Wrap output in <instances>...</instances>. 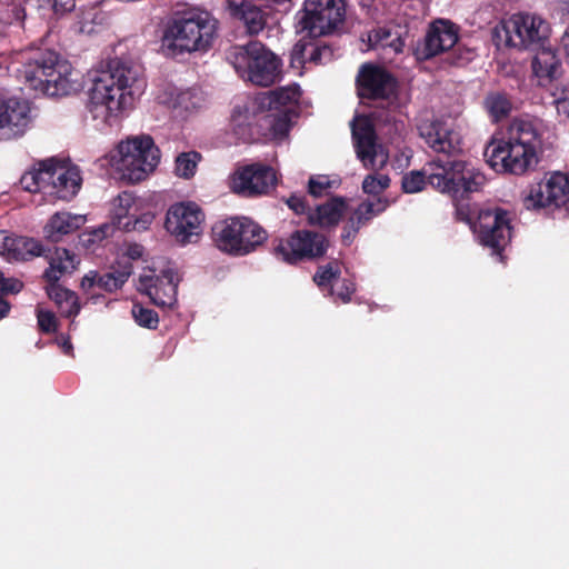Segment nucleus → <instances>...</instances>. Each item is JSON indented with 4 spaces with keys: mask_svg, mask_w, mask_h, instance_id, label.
I'll list each match as a JSON object with an SVG mask.
<instances>
[{
    "mask_svg": "<svg viewBox=\"0 0 569 569\" xmlns=\"http://www.w3.org/2000/svg\"><path fill=\"white\" fill-rule=\"evenodd\" d=\"M273 2L276 3H280V4H283V3H287V2H291V0H272Z\"/></svg>",
    "mask_w": 569,
    "mask_h": 569,
    "instance_id": "052dcab7",
    "label": "nucleus"
},
{
    "mask_svg": "<svg viewBox=\"0 0 569 569\" xmlns=\"http://www.w3.org/2000/svg\"><path fill=\"white\" fill-rule=\"evenodd\" d=\"M335 181L327 176H316L310 178L308 183L309 193L315 198L322 197L332 188Z\"/></svg>",
    "mask_w": 569,
    "mask_h": 569,
    "instance_id": "c03bdc74",
    "label": "nucleus"
},
{
    "mask_svg": "<svg viewBox=\"0 0 569 569\" xmlns=\"http://www.w3.org/2000/svg\"><path fill=\"white\" fill-rule=\"evenodd\" d=\"M459 29L449 20H436L432 22L421 42L415 49L418 60H428L441 54L458 42Z\"/></svg>",
    "mask_w": 569,
    "mask_h": 569,
    "instance_id": "6ab92c4d",
    "label": "nucleus"
},
{
    "mask_svg": "<svg viewBox=\"0 0 569 569\" xmlns=\"http://www.w3.org/2000/svg\"><path fill=\"white\" fill-rule=\"evenodd\" d=\"M420 137L435 152L457 154L462 140L452 123L442 120H423L418 124Z\"/></svg>",
    "mask_w": 569,
    "mask_h": 569,
    "instance_id": "4be33fe9",
    "label": "nucleus"
},
{
    "mask_svg": "<svg viewBox=\"0 0 569 569\" xmlns=\"http://www.w3.org/2000/svg\"><path fill=\"white\" fill-rule=\"evenodd\" d=\"M552 101L558 114L569 118V86L556 87L551 92Z\"/></svg>",
    "mask_w": 569,
    "mask_h": 569,
    "instance_id": "79ce46f5",
    "label": "nucleus"
},
{
    "mask_svg": "<svg viewBox=\"0 0 569 569\" xmlns=\"http://www.w3.org/2000/svg\"><path fill=\"white\" fill-rule=\"evenodd\" d=\"M217 247L227 253L244 256L266 239V231L249 218H230L216 223L212 229Z\"/></svg>",
    "mask_w": 569,
    "mask_h": 569,
    "instance_id": "9d476101",
    "label": "nucleus"
},
{
    "mask_svg": "<svg viewBox=\"0 0 569 569\" xmlns=\"http://www.w3.org/2000/svg\"><path fill=\"white\" fill-rule=\"evenodd\" d=\"M178 282L177 273L172 269H164L159 274L149 269L140 276L138 289L156 306L172 308L177 302Z\"/></svg>",
    "mask_w": 569,
    "mask_h": 569,
    "instance_id": "a211bd4d",
    "label": "nucleus"
},
{
    "mask_svg": "<svg viewBox=\"0 0 569 569\" xmlns=\"http://www.w3.org/2000/svg\"><path fill=\"white\" fill-rule=\"evenodd\" d=\"M226 58L241 79L256 86L269 87L280 78L281 60L259 41L231 47Z\"/></svg>",
    "mask_w": 569,
    "mask_h": 569,
    "instance_id": "0eeeda50",
    "label": "nucleus"
},
{
    "mask_svg": "<svg viewBox=\"0 0 569 569\" xmlns=\"http://www.w3.org/2000/svg\"><path fill=\"white\" fill-rule=\"evenodd\" d=\"M346 203L341 199H332L326 203L319 204L309 212V221L321 227L337 224L343 214Z\"/></svg>",
    "mask_w": 569,
    "mask_h": 569,
    "instance_id": "7c9ffc66",
    "label": "nucleus"
},
{
    "mask_svg": "<svg viewBox=\"0 0 569 569\" xmlns=\"http://www.w3.org/2000/svg\"><path fill=\"white\" fill-rule=\"evenodd\" d=\"M358 93L361 98L389 102L396 94L397 81L383 68L367 63L357 76Z\"/></svg>",
    "mask_w": 569,
    "mask_h": 569,
    "instance_id": "aec40b11",
    "label": "nucleus"
},
{
    "mask_svg": "<svg viewBox=\"0 0 569 569\" xmlns=\"http://www.w3.org/2000/svg\"><path fill=\"white\" fill-rule=\"evenodd\" d=\"M301 96L300 87L296 83L279 89L261 92L251 102L252 112L276 111L287 112L292 109Z\"/></svg>",
    "mask_w": 569,
    "mask_h": 569,
    "instance_id": "b1692460",
    "label": "nucleus"
},
{
    "mask_svg": "<svg viewBox=\"0 0 569 569\" xmlns=\"http://www.w3.org/2000/svg\"><path fill=\"white\" fill-rule=\"evenodd\" d=\"M132 316L139 326L149 329H154L159 322L158 315L153 310L143 308L140 305L132 307Z\"/></svg>",
    "mask_w": 569,
    "mask_h": 569,
    "instance_id": "a19ab883",
    "label": "nucleus"
},
{
    "mask_svg": "<svg viewBox=\"0 0 569 569\" xmlns=\"http://www.w3.org/2000/svg\"><path fill=\"white\" fill-rule=\"evenodd\" d=\"M532 73L539 84L545 86L561 74V62L551 48L541 46L531 62Z\"/></svg>",
    "mask_w": 569,
    "mask_h": 569,
    "instance_id": "bb28decb",
    "label": "nucleus"
},
{
    "mask_svg": "<svg viewBox=\"0 0 569 569\" xmlns=\"http://www.w3.org/2000/svg\"><path fill=\"white\" fill-rule=\"evenodd\" d=\"M99 274L98 272L96 271H90L89 273H87L82 280H81V288L83 290H89L91 288H93L94 286H98V279H99Z\"/></svg>",
    "mask_w": 569,
    "mask_h": 569,
    "instance_id": "4d7b16f0",
    "label": "nucleus"
},
{
    "mask_svg": "<svg viewBox=\"0 0 569 569\" xmlns=\"http://www.w3.org/2000/svg\"><path fill=\"white\" fill-rule=\"evenodd\" d=\"M339 267L336 263H329L320 267L313 276L315 282L321 287L331 283V281L339 274Z\"/></svg>",
    "mask_w": 569,
    "mask_h": 569,
    "instance_id": "a18cd8bd",
    "label": "nucleus"
},
{
    "mask_svg": "<svg viewBox=\"0 0 569 569\" xmlns=\"http://www.w3.org/2000/svg\"><path fill=\"white\" fill-rule=\"evenodd\" d=\"M30 112L27 101L17 98L0 99V139L22 136L30 126Z\"/></svg>",
    "mask_w": 569,
    "mask_h": 569,
    "instance_id": "5701e85b",
    "label": "nucleus"
},
{
    "mask_svg": "<svg viewBox=\"0 0 569 569\" xmlns=\"http://www.w3.org/2000/svg\"><path fill=\"white\" fill-rule=\"evenodd\" d=\"M50 284L47 287V292L50 299H52L61 316L63 317H74L80 311V305L78 301L77 295L57 282H49Z\"/></svg>",
    "mask_w": 569,
    "mask_h": 569,
    "instance_id": "2f4dec72",
    "label": "nucleus"
},
{
    "mask_svg": "<svg viewBox=\"0 0 569 569\" xmlns=\"http://www.w3.org/2000/svg\"><path fill=\"white\" fill-rule=\"evenodd\" d=\"M178 102L187 110L196 109L200 107L201 97L193 90H187L179 94Z\"/></svg>",
    "mask_w": 569,
    "mask_h": 569,
    "instance_id": "8fccbe9b",
    "label": "nucleus"
},
{
    "mask_svg": "<svg viewBox=\"0 0 569 569\" xmlns=\"http://www.w3.org/2000/svg\"><path fill=\"white\" fill-rule=\"evenodd\" d=\"M144 88L146 82L138 66L112 60L93 78L87 110L93 120L112 124L123 111L133 106Z\"/></svg>",
    "mask_w": 569,
    "mask_h": 569,
    "instance_id": "f257e3e1",
    "label": "nucleus"
},
{
    "mask_svg": "<svg viewBox=\"0 0 569 569\" xmlns=\"http://www.w3.org/2000/svg\"><path fill=\"white\" fill-rule=\"evenodd\" d=\"M390 184V179L387 174L373 173L368 174L362 182V190L365 193L377 196L383 192Z\"/></svg>",
    "mask_w": 569,
    "mask_h": 569,
    "instance_id": "ea45409f",
    "label": "nucleus"
},
{
    "mask_svg": "<svg viewBox=\"0 0 569 569\" xmlns=\"http://www.w3.org/2000/svg\"><path fill=\"white\" fill-rule=\"evenodd\" d=\"M87 222L84 214L71 213L68 211H59L50 217L43 228L44 237L58 242L64 236L76 232Z\"/></svg>",
    "mask_w": 569,
    "mask_h": 569,
    "instance_id": "a878e982",
    "label": "nucleus"
},
{
    "mask_svg": "<svg viewBox=\"0 0 569 569\" xmlns=\"http://www.w3.org/2000/svg\"><path fill=\"white\" fill-rule=\"evenodd\" d=\"M144 248L138 243H130L127 246L126 256L131 260L140 259L143 256Z\"/></svg>",
    "mask_w": 569,
    "mask_h": 569,
    "instance_id": "6e6d98bb",
    "label": "nucleus"
},
{
    "mask_svg": "<svg viewBox=\"0 0 569 569\" xmlns=\"http://www.w3.org/2000/svg\"><path fill=\"white\" fill-rule=\"evenodd\" d=\"M371 48L390 49L395 53L402 51L403 42L398 36H392L389 30L379 28L368 34Z\"/></svg>",
    "mask_w": 569,
    "mask_h": 569,
    "instance_id": "c9c22d12",
    "label": "nucleus"
},
{
    "mask_svg": "<svg viewBox=\"0 0 569 569\" xmlns=\"http://www.w3.org/2000/svg\"><path fill=\"white\" fill-rule=\"evenodd\" d=\"M287 204L290 209H292L296 213H308L311 212L310 208L306 204L303 197L301 196H291L287 200Z\"/></svg>",
    "mask_w": 569,
    "mask_h": 569,
    "instance_id": "603ef678",
    "label": "nucleus"
},
{
    "mask_svg": "<svg viewBox=\"0 0 569 569\" xmlns=\"http://www.w3.org/2000/svg\"><path fill=\"white\" fill-rule=\"evenodd\" d=\"M387 207L388 201L383 199H377L376 201H365L360 203L345 226L342 233L343 241L349 243L358 232L361 224L368 222L375 216L385 211Z\"/></svg>",
    "mask_w": 569,
    "mask_h": 569,
    "instance_id": "cd10ccee",
    "label": "nucleus"
},
{
    "mask_svg": "<svg viewBox=\"0 0 569 569\" xmlns=\"http://www.w3.org/2000/svg\"><path fill=\"white\" fill-rule=\"evenodd\" d=\"M426 176L420 171H411L402 178V189L407 193H416L423 189Z\"/></svg>",
    "mask_w": 569,
    "mask_h": 569,
    "instance_id": "37998d69",
    "label": "nucleus"
},
{
    "mask_svg": "<svg viewBox=\"0 0 569 569\" xmlns=\"http://www.w3.org/2000/svg\"><path fill=\"white\" fill-rule=\"evenodd\" d=\"M493 36L498 46L529 49L543 46L550 36V26L538 14L520 12L502 20Z\"/></svg>",
    "mask_w": 569,
    "mask_h": 569,
    "instance_id": "1a4fd4ad",
    "label": "nucleus"
},
{
    "mask_svg": "<svg viewBox=\"0 0 569 569\" xmlns=\"http://www.w3.org/2000/svg\"><path fill=\"white\" fill-rule=\"evenodd\" d=\"M472 228L478 241L496 254H500L510 240L509 219L500 209L481 210Z\"/></svg>",
    "mask_w": 569,
    "mask_h": 569,
    "instance_id": "ddd939ff",
    "label": "nucleus"
},
{
    "mask_svg": "<svg viewBox=\"0 0 569 569\" xmlns=\"http://www.w3.org/2000/svg\"><path fill=\"white\" fill-rule=\"evenodd\" d=\"M21 77L31 90L50 97L69 96L82 87L79 73L71 63L52 51L46 52L41 59L26 63Z\"/></svg>",
    "mask_w": 569,
    "mask_h": 569,
    "instance_id": "20e7f679",
    "label": "nucleus"
},
{
    "mask_svg": "<svg viewBox=\"0 0 569 569\" xmlns=\"http://www.w3.org/2000/svg\"><path fill=\"white\" fill-rule=\"evenodd\" d=\"M132 273L131 264H124L120 270H114L100 276L98 287L108 292H112L121 288Z\"/></svg>",
    "mask_w": 569,
    "mask_h": 569,
    "instance_id": "e433bc0d",
    "label": "nucleus"
},
{
    "mask_svg": "<svg viewBox=\"0 0 569 569\" xmlns=\"http://www.w3.org/2000/svg\"><path fill=\"white\" fill-rule=\"evenodd\" d=\"M218 21L200 9H190L174 14L163 27L160 39L161 51L167 57H179L193 52H206L213 43Z\"/></svg>",
    "mask_w": 569,
    "mask_h": 569,
    "instance_id": "7ed1b4c3",
    "label": "nucleus"
},
{
    "mask_svg": "<svg viewBox=\"0 0 569 569\" xmlns=\"http://www.w3.org/2000/svg\"><path fill=\"white\" fill-rule=\"evenodd\" d=\"M276 184V171L262 163L239 167L231 177L232 191L242 197L268 194Z\"/></svg>",
    "mask_w": 569,
    "mask_h": 569,
    "instance_id": "2eb2a0df",
    "label": "nucleus"
},
{
    "mask_svg": "<svg viewBox=\"0 0 569 569\" xmlns=\"http://www.w3.org/2000/svg\"><path fill=\"white\" fill-rule=\"evenodd\" d=\"M456 217L460 221H465L471 224L472 213L468 204H457L456 207Z\"/></svg>",
    "mask_w": 569,
    "mask_h": 569,
    "instance_id": "5fc2aeb1",
    "label": "nucleus"
},
{
    "mask_svg": "<svg viewBox=\"0 0 569 569\" xmlns=\"http://www.w3.org/2000/svg\"><path fill=\"white\" fill-rule=\"evenodd\" d=\"M328 243L323 234L298 230L287 239H281L274 247L277 257L288 263H296L302 259H312L322 256Z\"/></svg>",
    "mask_w": 569,
    "mask_h": 569,
    "instance_id": "f8f14e48",
    "label": "nucleus"
},
{
    "mask_svg": "<svg viewBox=\"0 0 569 569\" xmlns=\"http://www.w3.org/2000/svg\"><path fill=\"white\" fill-rule=\"evenodd\" d=\"M569 202V180L560 172H553L542 181L530 186L523 197L527 209L562 207Z\"/></svg>",
    "mask_w": 569,
    "mask_h": 569,
    "instance_id": "dca6fc26",
    "label": "nucleus"
},
{
    "mask_svg": "<svg viewBox=\"0 0 569 569\" xmlns=\"http://www.w3.org/2000/svg\"><path fill=\"white\" fill-rule=\"evenodd\" d=\"M239 16L250 34H258L267 24V13L250 3L241 6Z\"/></svg>",
    "mask_w": 569,
    "mask_h": 569,
    "instance_id": "72a5a7b5",
    "label": "nucleus"
},
{
    "mask_svg": "<svg viewBox=\"0 0 569 569\" xmlns=\"http://www.w3.org/2000/svg\"><path fill=\"white\" fill-rule=\"evenodd\" d=\"M263 116V124L269 128V136L274 140H282L290 129V120L287 112L267 111Z\"/></svg>",
    "mask_w": 569,
    "mask_h": 569,
    "instance_id": "f704fd0d",
    "label": "nucleus"
},
{
    "mask_svg": "<svg viewBox=\"0 0 569 569\" xmlns=\"http://www.w3.org/2000/svg\"><path fill=\"white\" fill-rule=\"evenodd\" d=\"M483 107L493 122L507 118L511 111V102L505 93L490 92L483 100Z\"/></svg>",
    "mask_w": 569,
    "mask_h": 569,
    "instance_id": "473e14b6",
    "label": "nucleus"
},
{
    "mask_svg": "<svg viewBox=\"0 0 569 569\" xmlns=\"http://www.w3.org/2000/svg\"><path fill=\"white\" fill-rule=\"evenodd\" d=\"M355 291V284L351 281H343L341 287L337 289L336 295L343 302H348L350 300L351 295Z\"/></svg>",
    "mask_w": 569,
    "mask_h": 569,
    "instance_id": "864d4df0",
    "label": "nucleus"
},
{
    "mask_svg": "<svg viewBox=\"0 0 569 569\" xmlns=\"http://www.w3.org/2000/svg\"><path fill=\"white\" fill-rule=\"evenodd\" d=\"M20 183L29 192L41 191L61 200H70L79 192L82 178L78 167L50 158L26 172Z\"/></svg>",
    "mask_w": 569,
    "mask_h": 569,
    "instance_id": "423d86ee",
    "label": "nucleus"
},
{
    "mask_svg": "<svg viewBox=\"0 0 569 569\" xmlns=\"http://www.w3.org/2000/svg\"><path fill=\"white\" fill-rule=\"evenodd\" d=\"M107 161L122 180L136 183L156 170L160 162V150L148 134L130 136L119 141L107 156Z\"/></svg>",
    "mask_w": 569,
    "mask_h": 569,
    "instance_id": "39448f33",
    "label": "nucleus"
},
{
    "mask_svg": "<svg viewBox=\"0 0 569 569\" xmlns=\"http://www.w3.org/2000/svg\"><path fill=\"white\" fill-rule=\"evenodd\" d=\"M37 319L39 328L47 333L57 330V318L53 312L49 310L39 309L37 311Z\"/></svg>",
    "mask_w": 569,
    "mask_h": 569,
    "instance_id": "09e8293b",
    "label": "nucleus"
},
{
    "mask_svg": "<svg viewBox=\"0 0 569 569\" xmlns=\"http://www.w3.org/2000/svg\"><path fill=\"white\" fill-rule=\"evenodd\" d=\"M113 231V226L103 223L100 227L83 233V243L92 244L107 238Z\"/></svg>",
    "mask_w": 569,
    "mask_h": 569,
    "instance_id": "49530a36",
    "label": "nucleus"
},
{
    "mask_svg": "<svg viewBox=\"0 0 569 569\" xmlns=\"http://www.w3.org/2000/svg\"><path fill=\"white\" fill-rule=\"evenodd\" d=\"M345 16V0H306L299 23L309 36L320 37L337 30Z\"/></svg>",
    "mask_w": 569,
    "mask_h": 569,
    "instance_id": "9b49d317",
    "label": "nucleus"
},
{
    "mask_svg": "<svg viewBox=\"0 0 569 569\" xmlns=\"http://www.w3.org/2000/svg\"><path fill=\"white\" fill-rule=\"evenodd\" d=\"M56 341H57L58 346L62 349V351L66 355H71L72 353L73 347H72V345L70 342L69 337L60 336V337L57 338Z\"/></svg>",
    "mask_w": 569,
    "mask_h": 569,
    "instance_id": "13d9d810",
    "label": "nucleus"
},
{
    "mask_svg": "<svg viewBox=\"0 0 569 569\" xmlns=\"http://www.w3.org/2000/svg\"><path fill=\"white\" fill-rule=\"evenodd\" d=\"M200 158L196 151L180 153L176 159V174L184 179L193 177Z\"/></svg>",
    "mask_w": 569,
    "mask_h": 569,
    "instance_id": "4c0bfd02",
    "label": "nucleus"
},
{
    "mask_svg": "<svg viewBox=\"0 0 569 569\" xmlns=\"http://www.w3.org/2000/svg\"><path fill=\"white\" fill-rule=\"evenodd\" d=\"M563 46H565V50H566V53L567 56L569 57V28L568 30L566 31L565 36H563Z\"/></svg>",
    "mask_w": 569,
    "mask_h": 569,
    "instance_id": "bf43d9fd",
    "label": "nucleus"
},
{
    "mask_svg": "<svg viewBox=\"0 0 569 569\" xmlns=\"http://www.w3.org/2000/svg\"><path fill=\"white\" fill-rule=\"evenodd\" d=\"M142 203L130 192L120 193L112 202V220L119 229L143 231L153 221V214L142 211Z\"/></svg>",
    "mask_w": 569,
    "mask_h": 569,
    "instance_id": "412c9836",
    "label": "nucleus"
},
{
    "mask_svg": "<svg viewBox=\"0 0 569 569\" xmlns=\"http://www.w3.org/2000/svg\"><path fill=\"white\" fill-rule=\"evenodd\" d=\"M203 214L194 203H176L171 206L166 217V229L179 242H192L201 233Z\"/></svg>",
    "mask_w": 569,
    "mask_h": 569,
    "instance_id": "f3484780",
    "label": "nucleus"
},
{
    "mask_svg": "<svg viewBox=\"0 0 569 569\" xmlns=\"http://www.w3.org/2000/svg\"><path fill=\"white\" fill-rule=\"evenodd\" d=\"M40 6L48 4L56 13L62 14L74 8V0H39Z\"/></svg>",
    "mask_w": 569,
    "mask_h": 569,
    "instance_id": "3c124183",
    "label": "nucleus"
},
{
    "mask_svg": "<svg viewBox=\"0 0 569 569\" xmlns=\"http://www.w3.org/2000/svg\"><path fill=\"white\" fill-rule=\"evenodd\" d=\"M540 142V126L537 120L528 117L515 118L503 136L491 138L485 157L497 172L523 174L536 164Z\"/></svg>",
    "mask_w": 569,
    "mask_h": 569,
    "instance_id": "f03ea898",
    "label": "nucleus"
},
{
    "mask_svg": "<svg viewBox=\"0 0 569 569\" xmlns=\"http://www.w3.org/2000/svg\"><path fill=\"white\" fill-rule=\"evenodd\" d=\"M250 109L248 107H236L231 116V123L237 133H243V127L249 124Z\"/></svg>",
    "mask_w": 569,
    "mask_h": 569,
    "instance_id": "de8ad7c7",
    "label": "nucleus"
},
{
    "mask_svg": "<svg viewBox=\"0 0 569 569\" xmlns=\"http://www.w3.org/2000/svg\"><path fill=\"white\" fill-rule=\"evenodd\" d=\"M23 283L16 278H4L0 272V295L18 293L21 291ZM9 303L0 296V319L9 312Z\"/></svg>",
    "mask_w": 569,
    "mask_h": 569,
    "instance_id": "58836bf2",
    "label": "nucleus"
},
{
    "mask_svg": "<svg viewBox=\"0 0 569 569\" xmlns=\"http://www.w3.org/2000/svg\"><path fill=\"white\" fill-rule=\"evenodd\" d=\"M42 244L28 237L9 234L0 231V256L7 260H28L43 254Z\"/></svg>",
    "mask_w": 569,
    "mask_h": 569,
    "instance_id": "393cba45",
    "label": "nucleus"
},
{
    "mask_svg": "<svg viewBox=\"0 0 569 569\" xmlns=\"http://www.w3.org/2000/svg\"><path fill=\"white\" fill-rule=\"evenodd\" d=\"M333 59V51L328 46H307L302 42L295 44L291 52V64L301 67L305 63L325 64Z\"/></svg>",
    "mask_w": 569,
    "mask_h": 569,
    "instance_id": "c756f323",
    "label": "nucleus"
},
{
    "mask_svg": "<svg viewBox=\"0 0 569 569\" xmlns=\"http://www.w3.org/2000/svg\"><path fill=\"white\" fill-rule=\"evenodd\" d=\"M351 129L356 153L363 167L375 171L382 169L389 160V154L381 144L376 142L370 120L363 116L356 117Z\"/></svg>",
    "mask_w": 569,
    "mask_h": 569,
    "instance_id": "4468645a",
    "label": "nucleus"
},
{
    "mask_svg": "<svg viewBox=\"0 0 569 569\" xmlns=\"http://www.w3.org/2000/svg\"><path fill=\"white\" fill-rule=\"evenodd\" d=\"M48 259L49 268L44 271L48 282H58L64 273L72 272L79 264L78 257L64 248H56Z\"/></svg>",
    "mask_w": 569,
    "mask_h": 569,
    "instance_id": "c85d7f7f",
    "label": "nucleus"
},
{
    "mask_svg": "<svg viewBox=\"0 0 569 569\" xmlns=\"http://www.w3.org/2000/svg\"><path fill=\"white\" fill-rule=\"evenodd\" d=\"M562 4L567 6V10H569V0H559Z\"/></svg>",
    "mask_w": 569,
    "mask_h": 569,
    "instance_id": "680f3d73",
    "label": "nucleus"
},
{
    "mask_svg": "<svg viewBox=\"0 0 569 569\" xmlns=\"http://www.w3.org/2000/svg\"><path fill=\"white\" fill-rule=\"evenodd\" d=\"M428 182L453 199L478 192L486 183L485 174L469 162L455 160L446 163H429Z\"/></svg>",
    "mask_w": 569,
    "mask_h": 569,
    "instance_id": "6e6552de",
    "label": "nucleus"
}]
</instances>
